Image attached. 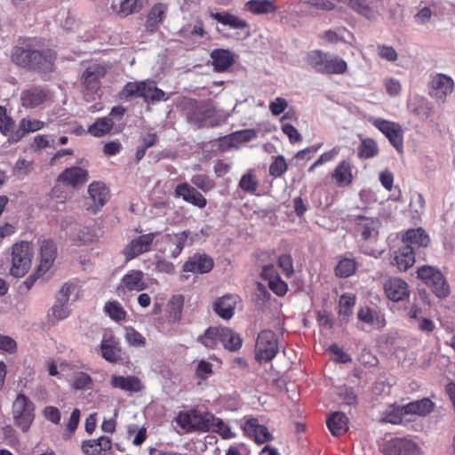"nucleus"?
Segmentation results:
<instances>
[{"instance_id": "nucleus-29", "label": "nucleus", "mask_w": 455, "mask_h": 455, "mask_svg": "<svg viewBox=\"0 0 455 455\" xmlns=\"http://www.w3.org/2000/svg\"><path fill=\"white\" fill-rule=\"evenodd\" d=\"M211 17L217 22L231 29H243L249 27L246 20L228 12H212Z\"/></svg>"}, {"instance_id": "nucleus-17", "label": "nucleus", "mask_w": 455, "mask_h": 455, "mask_svg": "<svg viewBox=\"0 0 455 455\" xmlns=\"http://www.w3.org/2000/svg\"><path fill=\"white\" fill-rule=\"evenodd\" d=\"M240 298L235 294H225L217 298L212 303L213 312L223 320H230L235 315V311Z\"/></svg>"}, {"instance_id": "nucleus-38", "label": "nucleus", "mask_w": 455, "mask_h": 455, "mask_svg": "<svg viewBox=\"0 0 455 455\" xmlns=\"http://www.w3.org/2000/svg\"><path fill=\"white\" fill-rule=\"evenodd\" d=\"M166 6L163 4L154 5L147 19L146 28L148 30L153 32L161 24L165 17Z\"/></svg>"}, {"instance_id": "nucleus-24", "label": "nucleus", "mask_w": 455, "mask_h": 455, "mask_svg": "<svg viewBox=\"0 0 455 455\" xmlns=\"http://www.w3.org/2000/svg\"><path fill=\"white\" fill-rule=\"evenodd\" d=\"M47 99V92L41 87H33L21 92V105L26 108H34L43 104Z\"/></svg>"}, {"instance_id": "nucleus-45", "label": "nucleus", "mask_w": 455, "mask_h": 455, "mask_svg": "<svg viewBox=\"0 0 455 455\" xmlns=\"http://www.w3.org/2000/svg\"><path fill=\"white\" fill-rule=\"evenodd\" d=\"M112 118L109 116L99 118L94 124L89 127V132L95 137H101L108 132L113 127Z\"/></svg>"}, {"instance_id": "nucleus-31", "label": "nucleus", "mask_w": 455, "mask_h": 455, "mask_svg": "<svg viewBox=\"0 0 455 455\" xmlns=\"http://www.w3.org/2000/svg\"><path fill=\"white\" fill-rule=\"evenodd\" d=\"M211 58L214 69L219 72L228 69L234 62L233 53L227 49H214L211 52Z\"/></svg>"}, {"instance_id": "nucleus-64", "label": "nucleus", "mask_w": 455, "mask_h": 455, "mask_svg": "<svg viewBox=\"0 0 455 455\" xmlns=\"http://www.w3.org/2000/svg\"><path fill=\"white\" fill-rule=\"evenodd\" d=\"M419 448L413 441L400 438V455H419Z\"/></svg>"}, {"instance_id": "nucleus-11", "label": "nucleus", "mask_w": 455, "mask_h": 455, "mask_svg": "<svg viewBox=\"0 0 455 455\" xmlns=\"http://www.w3.org/2000/svg\"><path fill=\"white\" fill-rule=\"evenodd\" d=\"M106 74V68L101 64L89 66L83 74L82 80L84 85V98L92 101L100 97V79Z\"/></svg>"}, {"instance_id": "nucleus-22", "label": "nucleus", "mask_w": 455, "mask_h": 455, "mask_svg": "<svg viewBox=\"0 0 455 455\" xmlns=\"http://www.w3.org/2000/svg\"><path fill=\"white\" fill-rule=\"evenodd\" d=\"M358 319L365 324L375 329H382L386 325L383 315L377 309L371 307H363L358 310Z\"/></svg>"}, {"instance_id": "nucleus-32", "label": "nucleus", "mask_w": 455, "mask_h": 455, "mask_svg": "<svg viewBox=\"0 0 455 455\" xmlns=\"http://www.w3.org/2000/svg\"><path fill=\"white\" fill-rule=\"evenodd\" d=\"M220 331V343H222L225 349L235 352L242 347L243 339L239 333L224 326H221Z\"/></svg>"}, {"instance_id": "nucleus-15", "label": "nucleus", "mask_w": 455, "mask_h": 455, "mask_svg": "<svg viewBox=\"0 0 455 455\" xmlns=\"http://www.w3.org/2000/svg\"><path fill=\"white\" fill-rule=\"evenodd\" d=\"M146 288L144 273L141 270L132 269L122 277L120 283L116 286V292L121 296L126 292L141 291Z\"/></svg>"}, {"instance_id": "nucleus-35", "label": "nucleus", "mask_w": 455, "mask_h": 455, "mask_svg": "<svg viewBox=\"0 0 455 455\" xmlns=\"http://www.w3.org/2000/svg\"><path fill=\"white\" fill-rule=\"evenodd\" d=\"M39 58L35 60L40 67H29V69L38 71L40 73H50L53 71L56 53L51 49L39 50Z\"/></svg>"}, {"instance_id": "nucleus-10", "label": "nucleus", "mask_w": 455, "mask_h": 455, "mask_svg": "<svg viewBox=\"0 0 455 455\" xmlns=\"http://www.w3.org/2000/svg\"><path fill=\"white\" fill-rule=\"evenodd\" d=\"M89 196L85 198L84 207L92 214H96L110 198V191L105 183L93 181L88 187Z\"/></svg>"}, {"instance_id": "nucleus-26", "label": "nucleus", "mask_w": 455, "mask_h": 455, "mask_svg": "<svg viewBox=\"0 0 455 455\" xmlns=\"http://www.w3.org/2000/svg\"><path fill=\"white\" fill-rule=\"evenodd\" d=\"M190 233L188 231H181L179 233L167 234L165 242L169 245L171 257L173 259L182 252Z\"/></svg>"}, {"instance_id": "nucleus-37", "label": "nucleus", "mask_w": 455, "mask_h": 455, "mask_svg": "<svg viewBox=\"0 0 455 455\" xmlns=\"http://www.w3.org/2000/svg\"><path fill=\"white\" fill-rule=\"evenodd\" d=\"M211 116L212 112L209 108L204 106H196L188 113V121L200 128L208 125V119Z\"/></svg>"}, {"instance_id": "nucleus-63", "label": "nucleus", "mask_w": 455, "mask_h": 455, "mask_svg": "<svg viewBox=\"0 0 455 455\" xmlns=\"http://www.w3.org/2000/svg\"><path fill=\"white\" fill-rule=\"evenodd\" d=\"M384 291L387 297L394 301H398V279L390 278L384 283Z\"/></svg>"}, {"instance_id": "nucleus-12", "label": "nucleus", "mask_w": 455, "mask_h": 455, "mask_svg": "<svg viewBox=\"0 0 455 455\" xmlns=\"http://www.w3.org/2000/svg\"><path fill=\"white\" fill-rule=\"evenodd\" d=\"M158 235V232H150L131 240L122 250L125 260H132L141 254L151 251L155 239Z\"/></svg>"}, {"instance_id": "nucleus-2", "label": "nucleus", "mask_w": 455, "mask_h": 455, "mask_svg": "<svg viewBox=\"0 0 455 455\" xmlns=\"http://www.w3.org/2000/svg\"><path fill=\"white\" fill-rule=\"evenodd\" d=\"M355 235L358 237L360 251L369 256L378 258L381 251L372 245L379 237L380 222L377 218L358 215L355 218Z\"/></svg>"}, {"instance_id": "nucleus-8", "label": "nucleus", "mask_w": 455, "mask_h": 455, "mask_svg": "<svg viewBox=\"0 0 455 455\" xmlns=\"http://www.w3.org/2000/svg\"><path fill=\"white\" fill-rule=\"evenodd\" d=\"M11 275L15 277L24 276L30 268L33 255L30 243L28 242L16 243L12 246Z\"/></svg>"}, {"instance_id": "nucleus-39", "label": "nucleus", "mask_w": 455, "mask_h": 455, "mask_svg": "<svg viewBox=\"0 0 455 455\" xmlns=\"http://www.w3.org/2000/svg\"><path fill=\"white\" fill-rule=\"evenodd\" d=\"M347 68V62L340 57L333 54H327L323 74H343Z\"/></svg>"}, {"instance_id": "nucleus-21", "label": "nucleus", "mask_w": 455, "mask_h": 455, "mask_svg": "<svg viewBox=\"0 0 455 455\" xmlns=\"http://www.w3.org/2000/svg\"><path fill=\"white\" fill-rule=\"evenodd\" d=\"M57 255V247L53 241L44 240L40 246V264L38 272L46 273L52 266Z\"/></svg>"}, {"instance_id": "nucleus-55", "label": "nucleus", "mask_w": 455, "mask_h": 455, "mask_svg": "<svg viewBox=\"0 0 455 455\" xmlns=\"http://www.w3.org/2000/svg\"><path fill=\"white\" fill-rule=\"evenodd\" d=\"M191 182L204 192H208L215 187V182L206 174H196L191 179Z\"/></svg>"}, {"instance_id": "nucleus-60", "label": "nucleus", "mask_w": 455, "mask_h": 455, "mask_svg": "<svg viewBox=\"0 0 455 455\" xmlns=\"http://www.w3.org/2000/svg\"><path fill=\"white\" fill-rule=\"evenodd\" d=\"M81 411L79 409L76 408L73 410L68 422L66 425V433L64 434L65 439H69L74 435L76 430L79 421H80Z\"/></svg>"}, {"instance_id": "nucleus-62", "label": "nucleus", "mask_w": 455, "mask_h": 455, "mask_svg": "<svg viewBox=\"0 0 455 455\" xmlns=\"http://www.w3.org/2000/svg\"><path fill=\"white\" fill-rule=\"evenodd\" d=\"M379 420L383 423L398 424V407L395 403L381 412Z\"/></svg>"}, {"instance_id": "nucleus-41", "label": "nucleus", "mask_w": 455, "mask_h": 455, "mask_svg": "<svg viewBox=\"0 0 455 455\" xmlns=\"http://www.w3.org/2000/svg\"><path fill=\"white\" fill-rule=\"evenodd\" d=\"M141 98L145 100L147 102H156L160 100H165V92L157 88L154 82H144V85L142 88Z\"/></svg>"}, {"instance_id": "nucleus-53", "label": "nucleus", "mask_w": 455, "mask_h": 455, "mask_svg": "<svg viewBox=\"0 0 455 455\" xmlns=\"http://www.w3.org/2000/svg\"><path fill=\"white\" fill-rule=\"evenodd\" d=\"M125 340L133 347H143L146 345V339L133 327H125Z\"/></svg>"}, {"instance_id": "nucleus-25", "label": "nucleus", "mask_w": 455, "mask_h": 455, "mask_svg": "<svg viewBox=\"0 0 455 455\" xmlns=\"http://www.w3.org/2000/svg\"><path fill=\"white\" fill-rule=\"evenodd\" d=\"M44 122L35 118H22L19 122L18 126L16 128V132L13 136V141L17 142L23 139L27 134L42 130L44 127Z\"/></svg>"}, {"instance_id": "nucleus-4", "label": "nucleus", "mask_w": 455, "mask_h": 455, "mask_svg": "<svg viewBox=\"0 0 455 455\" xmlns=\"http://www.w3.org/2000/svg\"><path fill=\"white\" fill-rule=\"evenodd\" d=\"M213 420V414L209 411H201L197 409L180 411L177 418V424L187 433L191 432H210V421Z\"/></svg>"}, {"instance_id": "nucleus-3", "label": "nucleus", "mask_w": 455, "mask_h": 455, "mask_svg": "<svg viewBox=\"0 0 455 455\" xmlns=\"http://www.w3.org/2000/svg\"><path fill=\"white\" fill-rule=\"evenodd\" d=\"M429 242V236L421 228L407 230L402 238L405 247L400 248V270L402 268L406 270L414 265V247H427Z\"/></svg>"}, {"instance_id": "nucleus-54", "label": "nucleus", "mask_w": 455, "mask_h": 455, "mask_svg": "<svg viewBox=\"0 0 455 455\" xmlns=\"http://www.w3.org/2000/svg\"><path fill=\"white\" fill-rule=\"evenodd\" d=\"M424 205L425 200L423 196L419 193H413L409 204L410 212L413 219H419L420 217L423 212Z\"/></svg>"}, {"instance_id": "nucleus-40", "label": "nucleus", "mask_w": 455, "mask_h": 455, "mask_svg": "<svg viewBox=\"0 0 455 455\" xmlns=\"http://www.w3.org/2000/svg\"><path fill=\"white\" fill-rule=\"evenodd\" d=\"M15 122L11 116L7 114L5 107L0 106V132L8 137V140H13L16 132Z\"/></svg>"}, {"instance_id": "nucleus-19", "label": "nucleus", "mask_w": 455, "mask_h": 455, "mask_svg": "<svg viewBox=\"0 0 455 455\" xmlns=\"http://www.w3.org/2000/svg\"><path fill=\"white\" fill-rule=\"evenodd\" d=\"M355 167L348 160H342L331 173V178L338 188H347L353 184Z\"/></svg>"}, {"instance_id": "nucleus-50", "label": "nucleus", "mask_w": 455, "mask_h": 455, "mask_svg": "<svg viewBox=\"0 0 455 455\" xmlns=\"http://www.w3.org/2000/svg\"><path fill=\"white\" fill-rule=\"evenodd\" d=\"M105 313L114 321L120 322L126 318V311L122 305L116 301H108L104 306Z\"/></svg>"}, {"instance_id": "nucleus-33", "label": "nucleus", "mask_w": 455, "mask_h": 455, "mask_svg": "<svg viewBox=\"0 0 455 455\" xmlns=\"http://www.w3.org/2000/svg\"><path fill=\"white\" fill-rule=\"evenodd\" d=\"M108 3L112 12L121 17L138 12L141 7L140 0H108Z\"/></svg>"}, {"instance_id": "nucleus-48", "label": "nucleus", "mask_w": 455, "mask_h": 455, "mask_svg": "<svg viewBox=\"0 0 455 455\" xmlns=\"http://www.w3.org/2000/svg\"><path fill=\"white\" fill-rule=\"evenodd\" d=\"M356 269V262L354 259L343 258L335 267V275L341 278L351 276Z\"/></svg>"}, {"instance_id": "nucleus-34", "label": "nucleus", "mask_w": 455, "mask_h": 455, "mask_svg": "<svg viewBox=\"0 0 455 455\" xmlns=\"http://www.w3.org/2000/svg\"><path fill=\"white\" fill-rule=\"evenodd\" d=\"M347 417L342 412L331 414L326 420L327 427L334 436H340L347 430Z\"/></svg>"}, {"instance_id": "nucleus-18", "label": "nucleus", "mask_w": 455, "mask_h": 455, "mask_svg": "<svg viewBox=\"0 0 455 455\" xmlns=\"http://www.w3.org/2000/svg\"><path fill=\"white\" fill-rule=\"evenodd\" d=\"M214 266L213 259L205 253H195L184 263L182 270L193 274L209 273Z\"/></svg>"}, {"instance_id": "nucleus-52", "label": "nucleus", "mask_w": 455, "mask_h": 455, "mask_svg": "<svg viewBox=\"0 0 455 455\" xmlns=\"http://www.w3.org/2000/svg\"><path fill=\"white\" fill-rule=\"evenodd\" d=\"M327 54V52L317 50L312 51L307 54V63L316 71L323 73Z\"/></svg>"}, {"instance_id": "nucleus-20", "label": "nucleus", "mask_w": 455, "mask_h": 455, "mask_svg": "<svg viewBox=\"0 0 455 455\" xmlns=\"http://www.w3.org/2000/svg\"><path fill=\"white\" fill-rule=\"evenodd\" d=\"M175 195L179 197H182L187 203L201 209L204 208L207 204L206 198L195 188L186 182L179 184L175 188Z\"/></svg>"}, {"instance_id": "nucleus-6", "label": "nucleus", "mask_w": 455, "mask_h": 455, "mask_svg": "<svg viewBox=\"0 0 455 455\" xmlns=\"http://www.w3.org/2000/svg\"><path fill=\"white\" fill-rule=\"evenodd\" d=\"M39 57V41L35 38L19 43L12 51V60L22 68L39 67L35 60Z\"/></svg>"}, {"instance_id": "nucleus-1", "label": "nucleus", "mask_w": 455, "mask_h": 455, "mask_svg": "<svg viewBox=\"0 0 455 455\" xmlns=\"http://www.w3.org/2000/svg\"><path fill=\"white\" fill-rule=\"evenodd\" d=\"M400 307H402L403 316L409 324L416 330L429 335L435 330V322L427 315V313L421 307L416 294L411 298V291L408 284L400 280Z\"/></svg>"}, {"instance_id": "nucleus-9", "label": "nucleus", "mask_w": 455, "mask_h": 455, "mask_svg": "<svg viewBox=\"0 0 455 455\" xmlns=\"http://www.w3.org/2000/svg\"><path fill=\"white\" fill-rule=\"evenodd\" d=\"M453 79L443 73H435L430 76L427 84L428 95L437 103H444L454 91Z\"/></svg>"}, {"instance_id": "nucleus-58", "label": "nucleus", "mask_w": 455, "mask_h": 455, "mask_svg": "<svg viewBox=\"0 0 455 455\" xmlns=\"http://www.w3.org/2000/svg\"><path fill=\"white\" fill-rule=\"evenodd\" d=\"M288 169V164L283 156H278L269 166V174L272 177H281Z\"/></svg>"}, {"instance_id": "nucleus-23", "label": "nucleus", "mask_w": 455, "mask_h": 455, "mask_svg": "<svg viewBox=\"0 0 455 455\" xmlns=\"http://www.w3.org/2000/svg\"><path fill=\"white\" fill-rule=\"evenodd\" d=\"M88 179V172L81 167H70L66 169L58 178L59 182L76 187L84 184Z\"/></svg>"}, {"instance_id": "nucleus-27", "label": "nucleus", "mask_w": 455, "mask_h": 455, "mask_svg": "<svg viewBox=\"0 0 455 455\" xmlns=\"http://www.w3.org/2000/svg\"><path fill=\"white\" fill-rule=\"evenodd\" d=\"M112 448V441L108 436L83 442L82 451L86 455H99L102 451H108Z\"/></svg>"}, {"instance_id": "nucleus-13", "label": "nucleus", "mask_w": 455, "mask_h": 455, "mask_svg": "<svg viewBox=\"0 0 455 455\" xmlns=\"http://www.w3.org/2000/svg\"><path fill=\"white\" fill-rule=\"evenodd\" d=\"M243 420L242 429L243 435L253 440L256 443L263 444L274 439L268 428L265 425L260 424L259 419L251 415H246L243 418Z\"/></svg>"}, {"instance_id": "nucleus-49", "label": "nucleus", "mask_w": 455, "mask_h": 455, "mask_svg": "<svg viewBox=\"0 0 455 455\" xmlns=\"http://www.w3.org/2000/svg\"><path fill=\"white\" fill-rule=\"evenodd\" d=\"M210 431L218 433L223 439H231L235 436L232 432L231 427L225 423L221 419L213 415V420L210 421Z\"/></svg>"}, {"instance_id": "nucleus-44", "label": "nucleus", "mask_w": 455, "mask_h": 455, "mask_svg": "<svg viewBox=\"0 0 455 455\" xmlns=\"http://www.w3.org/2000/svg\"><path fill=\"white\" fill-rule=\"evenodd\" d=\"M70 386L75 390H89L93 387V380L88 373L77 371L72 376Z\"/></svg>"}, {"instance_id": "nucleus-30", "label": "nucleus", "mask_w": 455, "mask_h": 455, "mask_svg": "<svg viewBox=\"0 0 455 455\" xmlns=\"http://www.w3.org/2000/svg\"><path fill=\"white\" fill-rule=\"evenodd\" d=\"M408 108L419 118L424 120L430 116L433 106L426 98L414 96L409 100Z\"/></svg>"}, {"instance_id": "nucleus-14", "label": "nucleus", "mask_w": 455, "mask_h": 455, "mask_svg": "<svg viewBox=\"0 0 455 455\" xmlns=\"http://www.w3.org/2000/svg\"><path fill=\"white\" fill-rule=\"evenodd\" d=\"M433 410L434 403L427 398L410 402L405 404L400 403V424L412 421L416 416L424 417Z\"/></svg>"}, {"instance_id": "nucleus-16", "label": "nucleus", "mask_w": 455, "mask_h": 455, "mask_svg": "<svg viewBox=\"0 0 455 455\" xmlns=\"http://www.w3.org/2000/svg\"><path fill=\"white\" fill-rule=\"evenodd\" d=\"M101 356L111 363H116L123 359V350L119 339L112 333H105L100 342Z\"/></svg>"}, {"instance_id": "nucleus-47", "label": "nucleus", "mask_w": 455, "mask_h": 455, "mask_svg": "<svg viewBox=\"0 0 455 455\" xmlns=\"http://www.w3.org/2000/svg\"><path fill=\"white\" fill-rule=\"evenodd\" d=\"M427 286L438 298H446L450 294V286L442 273L435 275Z\"/></svg>"}, {"instance_id": "nucleus-7", "label": "nucleus", "mask_w": 455, "mask_h": 455, "mask_svg": "<svg viewBox=\"0 0 455 455\" xmlns=\"http://www.w3.org/2000/svg\"><path fill=\"white\" fill-rule=\"evenodd\" d=\"M279 350L276 334L271 330L261 331L255 345V359L259 363H268L277 355Z\"/></svg>"}, {"instance_id": "nucleus-28", "label": "nucleus", "mask_w": 455, "mask_h": 455, "mask_svg": "<svg viewBox=\"0 0 455 455\" xmlns=\"http://www.w3.org/2000/svg\"><path fill=\"white\" fill-rule=\"evenodd\" d=\"M110 385L126 392H140L143 388L141 381L135 376H112Z\"/></svg>"}, {"instance_id": "nucleus-56", "label": "nucleus", "mask_w": 455, "mask_h": 455, "mask_svg": "<svg viewBox=\"0 0 455 455\" xmlns=\"http://www.w3.org/2000/svg\"><path fill=\"white\" fill-rule=\"evenodd\" d=\"M440 274L441 272L437 268L428 265H424L417 270L418 278L422 280L427 285L435 278V275Z\"/></svg>"}, {"instance_id": "nucleus-59", "label": "nucleus", "mask_w": 455, "mask_h": 455, "mask_svg": "<svg viewBox=\"0 0 455 455\" xmlns=\"http://www.w3.org/2000/svg\"><path fill=\"white\" fill-rule=\"evenodd\" d=\"M379 451L383 455H398V438H384L379 443Z\"/></svg>"}, {"instance_id": "nucleus-46", "label": "nucleus", "mask_w": 455, "mask_h": 455, "mask_svg": "<svg viewBox=\"0 0 455 455\" xmlns=\"http://www.w3.org/2000/svg\"><path fill=\"white\" fill-rule=\"evenodd\" d=\"M374 125L389 140V142H395L398 137V126L395 123H391L382 119H376Z\"/></svg>"}, {"instance_id": "nucleus-57", "label": "nucleus", "mask_w": 455, "mask_h": 455, "mask_svg": "<svg viewBox=\"0 0 455 455\" xmlns=\"http://www.w3.org/2000/svg\"><path fill=\"white\" fill-rule=\"evenodd\" d=\"M213 366L205 360H200L196 368L195 376L199 380H206L213 375Z\"/></svg>"}, {"instance_id": "nucleus-43", "label": "nucleus", "mask_w": 455, "mask_h": 455, "mask_svg": "<svg viewBox=\"0 0 455 455\" xmlns=\"http://www.w3.org/2000/svg\"><path fill=\"white\" fill-rule=\"evenodd\" d=\"M246 7L255 14L269 13L276 10L275 3L271 0H250L246 3Z\"/></svg>"}, {"instance_id": "nucleus-36", "label": "nucleus", "mask_w": 455, "mask_h": 455, "mask_svg": "<svg viewBox=\"0 0 455 455\" xmlns=\"http://www.w3.org/2000/svg\"><path fill=\"white\" fill-rule=\"evenodd\" d=\"M221 326H211L204 332L198 336L196 340L209 349H214L220 342Z\"/></svg>"}, {"instance_id": "nucleus-51", "label": "nucleus", "mask_w": 455, "mask_h": 455, "mask_svg": "<svg viewBox=\"0 0 455 455\" xmlns=\"http://www.w3.org/2000/svg\"><path fill=\"white\" fill-rule=\"evenodd\" d=\"M258 187L259 181L251 170L244 173L239 181V188L251 195L256 193Z\"/></svg>"}, {"instance_id": "nucleus-61", "label": "nucleus", "mask_w": 455, "mask_h": 455, "mask_svg": "<svg viewBox=\"0 0 455 455\" xmlns=\"http://www.w3.org/2000/svg\"><path fill=\"white\" fill-rule=\"evenodd\" d=\"M355 304V296L351 293H345L339 299L340 314L349 316L352 314V308Z\"/></svg>"}, {"instance_id": "nucleus-5", "label": "nucleus", "mask_w": 455, "mask_h": 455, "mask_svg": "<svg viewBox=\"0 0 455 455\" xmlns=\"http://www.w3.org/2000/svg\"><path fill=\"white\" fill-rule=\"evenodd\" d=\"M35 403L24 394H19L12 406L14 425L22 432H28L35 420Z\"/></svg>"}, {"instance_id": "nucleus-42", "label": "nucleus", "mask_w": 455, "mask_h": 455, "mask_svg": "<svg viewBox=\"0 0 455 455\" xmlns=\"http://www.w3.org/2000/svg\"><path fill=\"white\" fill-rule=\"evenodd\" d=\"M185 299L182 295H174L168 303L169 320L176 323L180 321Z\"/></svg>"}]
</instances>
